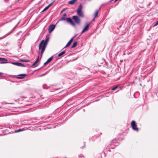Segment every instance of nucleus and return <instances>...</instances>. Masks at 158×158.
Segmentation results:
<instances>
[{"mask_svg": "<svg viewBox=\"0 0 158 158\" xmlns=\"http://www.w3.org/2000/svg\"><path fill=\"white\" fill-rule=\"evenodd\" d=\"M49 39H47L46 40L44 41V40H42L40 42V44L39 45V49H41V56L43 54V53L46 47L47 46Z\"/></svg>", "mask_w": 158, "mask_h": 158, "instance_id": "nucleus-1", "label": "nucleus"}, {"mask_svg": "<svg viewBox=\"0 0 158 158\" xmlns=\"http://www.w3.org/2000/svg\"><path fill=\"white\" fill-rule=\"evenodd\" d=\"M82 9V6L81 4L79 5L78 7L77 10V12L78 15L80 17H83V14L81 10Z\"/></svg>", "mask_w": 158, "mask_h": 158, "instance_id": "nucleus-2", "label": "nucleus"}, {"mask_svg": "<svg viewBox=\"0 0 158 158\" xmlns=\"http://www.w3.org/2000/svg\"><path fill=\"white\" fill-rule=\"evenodd\" d=\"M75 22L78 24L80 23V20L79 18L77 16H73L72 18Z\"/></svg>", "mask_w": 158, "mask_h": 158, "instance_id": "nucleus-3", "label": "nucleus"}, {"mask_svg": "<svg viewBox=\"0 0 158 158\" xmlns=\"http://www.w3.org/2000/svg\"><path fill=\"white\" fill-rule=\"evenodd\" d=\"M7 129H5L4 130H1L0 132V135H5L8 134L9 133L7 132Z\"/></svg>", "mask_w": 158, "mask_h": 158, "instance_id": "nucleus-4", "label": "nucleus"}, {"mask_svg": "<svg viewBox=\"0 0 158 158\" xmlns=\"http://www.w3.org/2000/svg\"><path fill=\"white\" fill-rule=\"evenodd\" d=\"M55 26L54 25H51L50 26L48 29V32L49 33L51 32L55 29Z\"/></svg>", "mask_w": 158, "mask_h": 158, "instance_id": "nucleus-5", "label": "nucleus"}, {"mask_svg": "<svg viewBox=\"0 0 158 158\" xmlns=\"http://www.w3.org/2000/svg\"><path fill=\"white\" fill-rule=\"evenodd\" d=\"M89 24L88 23H87L85 27H84V28L83 29V30L81 32V34H82L83 33L88 30L89 28Z\"/></svg>", "mask_w": 158, "mask_h": 158, "instance_id": "nucleus-6", "label": "nucleus"}, {"mask_svg": "<svg viewBox=\"0 0 158 158\" xmlns=\"http://www.w3.org/2000/svg\"><path fill=\"white\" fill-rule=\"evenodd\" d=\"M117 140L116 139H114L110 143L111 145H114L115 146H117L118 145V143H117Z\"/></svg>", "mask_w": 158, "mask_h": 158, "instance_id": "nucleus-7", "label": "nucleus"}, {"mask_svg": "<svg viewBox=\"0 0 158 158\" xmlns=\"http://www.w3.org/2000/svg\"><path fill=\"white\" fill-rule=\"evenodd\" d=\"M66 20L68 22L70 23L72 26H75V23L72 20L71 18H66Z\"/></svg>", "mask_w": 158, "mask_h": 158, "instance_id": "nucleus-8", "label": "nucleus"}, {"mask_svg": "<svg viewBox=\"0 0 158 158\" xmlns=\"http://www.w3.org/2000/svg\"><path fill=\"white\" fill-rule=\"evenodd\" d=\"M0 60L2 62H0V64H4L7 63V60L5 58L0 57Z\"/></svg>", "mask_w": 158, "mask_h": 158, "instance_id": "nucleus-9", "label": "nucleus"}, {"mask_svg": "<svg viewBox=\"0 0 158 158\" xmlns=\"http://www.w3.org/2000/svg\"><path fill=\"white\" fill-rule=\"evenodd\" d=\"M12 64L18 66H23V67H24V65L22 64L21 63H18V62H12Z\"/></svg>", "mask_w": 158, "mask_h": 158, "instance_id": "nucleus-10", "label": "nucleus"}, {"mask_svg": "<svg viewBox=\"0 0 158 158\" xmlns=\"http://www.w3.org/2000/svg\"><path fill=\"white\" fill-rule=\"evenodd\" d=\"M131 125L132 128H136L135 127L136 126V125L135 121H132L131 123Z\"/></svg>", "mask_w": 158, "mask_h": 158, "instance_id": "nucleus-11", "label": "nucleus"}, {"mask_svg": "<svg viewBox=\"0 0 158 158\" xmlns=\"http://www.w3.org/2000/svg\"><path fill=\"white\" fill-rule=\"evenodd\" d=\"M26 76V75L25 74H19L18 75V76H19V77H18L17 78H19V79H22V78H23Z\"/></svg>", "mask_w": 158, "mask_h": 158, "instance_id": "nucleus-12", "label": "nucleus"}, {"mask_svg": "<svg viewBox=\"0 0 158 158\" xmlns=\"http://www.w3.org/2000/svg\"><path fill=\"white\" fill-rule=\"evenodd\" d=\"M53 58V57H51L49 58L47 61L44 63V64H46L50 62L52 60Z\"/></svg>", "mask_w": 158, "mask_h": 158, "instance_id": "nucleus-13", "label": "nucleus"}, {"mask_svg": "<svg viewBox=\"0 0 158 158\" xmlns=\"http://www.w3.org/2000/svg\"><path fill=\"white\" fill-rule=\"evenodd\" d=\"M77 0H72L69 1L68 2V3L72 5L75 3V2L77 1Z\"/></svg>", "mask_w": 158, "mask_h": 158, "instance_id": "nucleus-14", "label": "nucleus"}, {"mask_svg": "<svg viewBox=\"0 0 158 158\" xmlns=\"http://www.w3.org/2000/svg\"><path fill=\"white\" fill-rule=\"evenodd\" d=\"M25 129H19L18 130H15L14 131V133L19 132L21 131H23L25 130Z\"/></svg>", "mask_w": 158, "mask_h": 158, "instance_id": "nucleus-15", "label": "nucleus"}, {"mask_svg": "<svg viewBox=\"0 0 158 158\" xmlns=\"http://www.w3.org/2000/svg\"><path fill=\"white\" fill-rule=\"evenodd\" d=\"M77 41L74 42L73 43V45L71 47V48H73L76 47L77 46Z\"/></svg>", "mask_w": 158, "mask_h": 158, "instance_id": "nucleus-16", "label": "nucleus"}, {"mask_svg": "<svg viewBox=\"0 0 158 158\" xmlns=\"http://www.w3.org/2000/svg\"><path fill=\"white\" fill-rule=\"evenodd\" d=\"M65 53V52L64 51L61 52V53H60L58 55V56L60 57L62 55H63Z\"/></svg>", "mask_w": 158, "mask_h": 158, "instance_id": "nucleus-17", "label": "nucleus"}, {"mask_svg": "<svg viewBox=\"0 0 158 158\" xmlns=\"http://www.w3.org/2000/svg\"><path fill=\"white\" fill-rule=\"evenodd\" d=\"M39 57H38V58L37 60L35 61L34 63L32 65V66H35L36 64L37 63L38 60H39Z\"/></svg>", "mask_w": 158, "mask_h": 158, "instance_id": "nucleus-18", "label": "nucleus"}, {"mask_svg": "<svg viewBox=\"0 0 158 158\" xmlns=\"http://www.w3.org/2000/svg\"><path fill=\"white\" fill-rule=\"evenodd\" d=\"M98 13V10H96L94 14L95 17H96L97 16Z\"/></svg>", "mask_w": 158, "mask_h": 158, "instance_id": "nucleus-19", "label": "nucleus"}, {"mask_svg": "<svg viewBox=\"0 0 158 158\" xmlns=\"http://www.w3.org/2000/svg\"><path fill=\"white\" fill-rule=\"evenodd\" d=\"M49 8V7H48V6H46V7H45L44 9L42 10V12H44V11H46V10H47L48 8Z\"/></svg>", "mask_w": 158, "mask_h": 158, "instance_id": "nucleus-20", "label": "nucleus"}, {"mask_svg": "<svg viewBox=\"0 0 158 158\" xmlns=\"http://www.w3.org/2000/svg\"><path fill=\"white\" fill-rule=\"evenodd\" d=\"M20 61L22 62H29V61L28 60H20Z\"/></svg>", "mask_w": 158, "mask_h": 158, "instance_id": "nucleus-21", "label": "nucleus"}, {"mask_svg": "<svg viewBox=\"0 0 158 158\" xmlns=\"http://www.w3.org/2000/svg\"><path fill=\"white\" fill-rule=\"evenodd\" d=\"M118 86H116L115 87H114L111 90H115V89H116L118 87Z\"/></svg>", "mask_w": 158, "mask_h": 158, "instance_id": "nucleus-22", "label": "nucleus"}, {"mask_svg": "<svg viewBox=\"0 0 158 158\" xmlns=\"http://www.w3.org/2000/svg\"><path fill=\"white\" fill-rule=\"evenodd\" d=\"M70 44H71L70 43H69V42H68V43L67 44H66V46H65V48L69 46H70Z\"/></svg>", "mask_w": 158, "mask_h": 158, "instance_id": "nucleus-23", "label": "nucleus"}, {"mask_svg": "<svg viewBox=\"0 0 158 158\" xmlns=\"http://www.w3.org/2000/svg\"><path fill=\"white\" fill-rule=\"evenodd\" d=\"M73 38H72L69 41V43H70V44H71V43H72V42L73 41Z\"/></svg>", "mask_w": 158, "mask_h": 158, "instance_id": "nucleus-24", "label": "nucleus"}, {"mask_svg": "<svg viewBox=\"0 0 158 158\" xmlns=\"http://www.w3.org/2000/svg\"><path fill=\"white\" fill-rule=\"evenodd\" d=\"M54 2V1L53 2L48 6L49 8L53 4Z\"/></svg>", "mask_w": 158, "mask_h": 158, "instance_id": "nucleus-25", "label": "nucleus"}, {"mask_svg": "<svg viewBox=\"0 0 158 158\" xmlns=\"http://www.w3.org/2000/svg\"><path fill=\"white\" fill-rule=\"evenodd\" d=\"M54 2V1L53 2L48 6L49 8L53 4Z\"/></svg>", "mask_w": 158, "mask_h": 158, "instance_id": "nucleus-26", "label": "nucleus"}, {"mask_svg": "<svg viewBox=\"0 0 158 158\" xmlns=\"http://www.w3.org/2000/svg\"><path fill=\"white\" fill-rule=\"evenodd\" d=\"M79 156V157H81V158H84V156H81V155H80Z\"/></svg>", "mask_w": 158, "mask_h": 158, "instance_id": "nucleus-27", "label": "nucleus"}, {"mask_svg": "<svg viewBox=\"0 0 158 158\" xmlns=\"http://www.w3.org/2000/svg\"><path fill=\"white\" fill-rule=\"evenodd\" d=\"M157 25H158V21H157L156 22V23L154 25V26H157Z\"/></svg>", "mask_w": 158, "mask_h": 158, "instance_id": "nucleus-28", "label": "nucleus"}, {"mask_svg": "<svg viewBox=\"0 0 158 158\" xmlns=\"http://www.w3.org/2000/svg\"><path fill=\"white\" fill-rule=\"evenodd\" d=\"M134 130L136 131L137 132H138L139 129H133Z\"/></svg>", "mask_w": 158, "mask_h": 158, "instance_id": "nucleus-29", "label": "nucleus"}, {"mask_svg": "<svg viewBox=\"0 0 158 158\" xmlns=\"http://www.w3.org/2000/svg\"><path fill=\"white\" fill-rule=\"evenodd\" d=\"M2 74L3 73L0 72V76H1Z\"/></svg>", "mask_w": 158, "mask_h": 158, "instance_id": "nucleus-30", "label": "nucleus"}, {"mask_svg": "<svg viewBox=\"0 0 158 158\" xmlns=\"http://www.w3.org/2000/svg\"><path fill=\"white\" fill-rule=\"evenodd\" d=\"M10 33H11V32H10V33H9V34H7L6 35V36H4V37H6V36H7V35H8L9 34H10Z\"/></svg>", "mask_w": 158, "mask_h": 158, "instance_id": "nucleus-31", "label": "nucleus"}, {"mask_svg": "<svg viewBox=\"0 0 158 158\" xmlns=\"http://www.w3.org/2000/svg\"><path fill=\"white\" fill-rule=\"evenodd\" d=\"M11 133H13V132L12 131H11ZM9 133H10V134H11V132H9Z\"/></svg>", "mask_w": 158, "mask_h": 158, "instance_id": "nucleus-32", "label": "nucleus"}, {"mask_svg": "<svg viewBox=\"0 0 158 158\" xmlns=\"http://www.w3.org/2000/svg\"><path fill=\"white\" fill-rule=\"evenodd\" d=\"M140 86H141V85H141V84H140Z\"/></svg>", "mask_w": 158, "mask_h": 158, "instance_id": "nucleus-33", "label": "nucleus"}, {"mask_svg": "<svg viewBox=\"0 0 158 158\" xmlns=\"http://www.w3.org/2000/svg\"><path fill=\"white\" fill-rule=\"evenodd\" d=\"M84 147H83V148H83Z\"/></svg>", "mask_w": 158, "mask_h": 158, "instance_id": "nucleus-34", "label": "nucleus"}]
</instances>
